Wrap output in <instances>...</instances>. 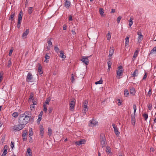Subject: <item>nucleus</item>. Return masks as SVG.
<instances>
[{
  "label": "nucleus",
  "instance_id": "nucleus-1",
  "mask_svg": "<svg viewBox=\"0 0 156 156\" xmlns=\"http://www.w3.org/2000/svg\"><path fill=\"white\" fill-rule=\"evenodd\" d=\"M33 119V117L31 115V112L26 111L20 115L18 119V122L19 123H21L25 127L27 124Z\"/></svg>",
  "mask_w": 156,
  "mask_h": 156
},
{
  "label": "nucleus",
  "instance_id": "nucleus-2",
  "mask_svg": "<svg viewBox=\"0 0 156 156\" xmlns=\"http://www.w3.org/2000/svg\"><path fill=\"white\" fill-rule=\"evenodd\" d=\"M100 142L103 147H104L106 144V140L105 135L102 133L100 136Z\"/></svg>",
  "mask_w": 156,
  "mask_h": 156
},
{
  "label": "nucleus",
  "instance_id": "nucleus-3",
  "mask_svg": "<svg viewBox=\"0 0 156 156\" xmlns=\"http://www.w3.org/2000/svg\"><path fill=\"white\" fill-rule=\"evenodd\" d=\"M25 127L21 123L16 125L13 126L12 129L13 131H19Z\"/></svg>",
  "mask_w": 156,
  "mask_h": 156
},
{
  "label": "nucleus",
  "instance_id": "nucleus-4",
  "mask_svg": "<svg viewBox=\"0 0 156 156\" xmlns=\"http://www.w3.org/2000/svg\"><path fill=\"white\" fill-rule=\"evenodd\" d=\"M88 104V101L87 100H85L83 104V109L82 111V112L86 114L88 110V107L87 106Z\"/></svg>",
  "mask_w": 156,
  "mask_h": 156
},
{
  "label": "nucleus",
  "instance_id": "nucleus-5",
  "mask_svg": "<svg viewBox=\"0 0 156 156\" xmlns=\"http://www.w3.org/2000/svg\"><path fill=\"white\" fill-rule=\"evenodd\" d=\"M123 72V69L122 67L121 66H119L118 69L117 70V74L119 76H122V73Z\"/></svg>",
  "mask_w": 156,
  "mask_h": 156
},
{
  "label": "nucleus",
  "instance_id": "nucleus-6",
  "mask_svg": "<svg viewBox=\"0 0 156 156\" xmlns=\"http://www.w3.org/2000/svg\"><path fill=\"white\" fill-rule=\"evenodd\" d=\"M75 99H73V100L69 102V109L71 111H73L74 109L75 106Z\"/></svg>",
  "mask_w": 156,
  "mask_h": 156
},
{
  "label": "nucleus",
  "instance_id": "nucleus-7",
  "mask_svg": "<svg viewBox=\"0 0 156 156\" xmlns=\"http://www.w3.org/2000/svg\"><path fill=\"white\" fill-rule=\"evenodd\" d=\"M114 129V131L115 135L118 136L120 134V132L119 131L116 126L113 123L112 125Z\"/></svg>",
  "mask_w": 156,
  "mask_h": 156
},
{
  "label": "nucleus",
  "instance_id": "nucleus-8",
  "mask_svg": "<svg viewBox=\"0 0 156 156\" xmlns=\"http://www.w3.org/2000/svg\"><path fill=\"white\" fill-rule=\"evenodd\" d=\"M98 124V122L95 120L92 119V120H90V123L89 124L90 126H95Z\"/></svg>",
  "mask_w": 156,
  "mask_h": 156
},
{
  "label": "nucleus",
  "instance_id": "nucleus-9",
  "mask_svg": "<svg viewBox=\"0 0 156 156\" xmlns=\"http://www.w3.org/2000/svg\"><path fill=\"white\" fill-rule=\"evenodd\" d=\"M32 75L31 73H28L27 76V81L28 82H31L30 80L32 79Z\"/></svg>",
  "mask_w": 156,
  "mask_h": 156
},
{
  "label": "nucleus",
  "instance_id": "nucleus-10",
  "mask_svg": "<svg viewBox=\"0 0 156 156\" xmlns=\"http://www.w3.org/2000/svg\"><path fill=\"white\" fill-rule=\"evenodd\" d=\"M88 57H83V58L81 59V61L85 63L86 65H87L89 62V60L88 59Z\"/></svg>",
  "mask_w": 156,
  "mask_h": 156
},
{
  "label": "nucleus",
  "instance_id": "nucleus-11",
  "mask_svg": "<svg viewBox=\"0 0 156 156\" xmlns=\"http://www.w3.org/2000/svg\"><path fill=\"white\" fill-rule=\"evenodd\" d=\"M22 16L23 12L21 11L19 14L18 18V21L19 23H20V22H22Z\"/></svg>",
  "mask_w": 156,
  "mask_h": 156
},
{
  "label": "nucleus",
  "instance_id": "nucleus-12",
  "mask_svg": "<svg viewBox=\"0 0 156 156\" xmlns=\"http://www.w3.org/2000/svg\"><path fill=\"white\" fill-rule=\"evenodd\" d=\"M65 6L66 8L68 9L70 5V1L68 0H65Z\"/></svg>",
  "mask_w": 156,
  "mask_h": 156
},
{
  "label": "nucleus",
  "instance_id": "nucleus-13",
  "mask_svg": "<svg viewBox=\"0 0 156 156\" xmlns=\"http://www.w3.org/2000/svg\"><path fill=\"white\" fill-rule=\"evenodd\" d=\"M44 128L43 126L42 125H40V135L41 138H42L44 136Z\"/></svg>",
  "mask_w": 156,
  "mask_h": 156
},
{
  "label": "nucleus",
  "instance_id": "nucleus-14",
  "mask_svg": "<svg viewBox=\"0 0 156 156\" xmlns=\"http://www.w3.org/2000/svg\"><path fill=\"white\" fill-rule=\"evenodd\" d=\"M85 141L84 139L81 140L80 141L76 142V144L77 145H80L81 144H84L85 142Z\"/></svg>",
  "mask_w": 156,
  "mask_h": 156
},
{
  "label": "nucleus",
  "instance_id": "nucleus-15",
  "mask_svg": "<svg viewBox=\"0 0 156 156\" xmlns=\"http://www.w3.org/2000/svg\"><path fill=\"white\" fill-rule=\"evenodd\" d=\"M29 33V30L28 29H27L25 31H24L22 35V37L23 38H26L27 37V35Z\"/></svg>",
  "mask_w": 156,
  "mask_h": 156
},
{
  "label": "nucleus",
  "instance_id": "nucleus-16",
  "mask_svg": "<svg viewBox=\"0 0 156 156\" xmlns=\"http://www.w3.org/2000/svg\"><path fill=\"white\" fill-rule=\"evenodd\" d=\"M26 156H32L31 150L30 148L27 149Z\"/></svg>",
  "mask_w": 156,
  "mask_h": 156
},
{
  "label": "nucleus",
  "instance_id": "nucleus-17",
  "mask_svg": "<svg viewBox=\"0 0 156 156\" xmlns=\"http://www.w3.org/2000/svg\"><path fill=\"white\" fill-rule=\"evenodd\" d=\"M15 12H11L10 16L9 17V20L11 21H13L14 20V18L15 16Z\"/></svg>",
  "mask_w": 156,
  "mask_h": 156
},
{
  "label": "nucleus",
  "instance_id": "nucleus-18",
  "mask_svg": "<svg viewBox=\"0 0 156 156\" xmlns=\"http://www.w3.org/2000/svg\"><path fill=\"white\" fill-rule=\"evenodd\" d=\"M38 71L39 73L40 74H42L43 73V72L42 70V67L40 64H38Z\"/></svg>",
  "mask_w": 156,
  "mask_h": 156
},
{
  "label": "nucleus",
  "instance_id": "nucleus-19",
  "mask_svg": "<svg viewBox=\"0 0 156 156\" xmlns=\"http://www.w3.org/2000/svg\"><path fill=\"white\" fill-rule=\"evenodd\" d=\"M60 54L59 55V57H60L64 59L66 58V56L64 55V52L62 51H59Z\"/></svg>",
  "mask_w": 156,
  "mask_h": 156
},
{
  "label": "nucleus",
  "instance_id": "nucleus-20",
  "mask_svg": "<svg viewBox=\"0 0 156 156\" xmlns=\"http://www.w3.org/2000/svg\"><path fill=\"white\" fill-rule=\"evenodd\" d=\"M27 132L25 131L23 134L22 136L23 137V141H25L27 140Z\"/></svg>",
  "mask_w": 156,
  "mask_h": 156
},
{
  "label": "nucleus",
  "instance_id": "nucleus-21",
  "mask_svg": "<svg viewBox=\"0 0 156 156\" xmlns=\"http://www.w3.org/2000/svg\"><path fill=\"white\" fill-rule=\"evenodd\" d=\"M138 74V71L137 69H136L135 70V71L132 74V76L135 77L137 76Z\"/></svg>",
  "mask_w": 156,
  "mask_h": 156
},
{
  "label": "nucleus",
  "instance_id": "nucleus-22",
  "mask_svg": "<svg viewBox=\"0 0 156 156\" xmlns=\"http://www.w3.org/2000/svg\"><path fill=\"white\" fill-rule=\"evenodd\" d=\"M52 39V38H48L47 40V43L48 44V45L51 47H52V44L51 41Z\"/></svg>",
  "mask_w": 156,
  "mask_h": 156
},
{
  "label": "nucleus",
  "instance_id": "nucleus-23",
  "mask_svg": "<svg viewBox=\"0 0 156 156\" xmlns=\"http://www.w3.org/2000/svg\"><path fill=\"white\" fill-rule=\"evenodd\" d=\"M114 52V49L112 48H110L109 51V57H111L112 56Z\"/></svg>",
  "mask_w": 156,
  "mask_h": 156
},
{
  "label": "nucleus",
  "instance_id": "nucleus-24",
  "mask_svg": "<svg viewBox=\"0 0 156 156\" xmlns=\"http://www.w3.org/2000/svg\"><path fill=\"white\" fill-rule=\"evenodd\" d=\"M129 37V35H127L125 38L126 41L125 43V46H126L128 44Z\"/></svg>",
  "mask_w": 156,
  "mask_h": 156
},
{
  "label": "nucleus",
  "instance_id": "nucleus-25",
  "mask_svg": "<svg viewBox=\"0 0 156 156\" xmlns=\"http://www.w3.org/2000/svg\"><path fill=\"white\" fill-rule=\"evenodd\" d=\"M136 122L135 117L134 116H131V123L132 124L135 125Z\"/></svg>",
  "mask_w": 156,
  "mask_h": 156
},
{
  "label": "nucleus",
  "instance_id": "nucleus-26",
  "mask_svg": "<svg viewBox=\"0 0 156 156\" xmlns=\"http://www.w3.org/2000/svg\"><path fill=\"white\" fill-rule=\"evenodd\" d=\"M52 133V130L50 128H48V135L49 136H51Z\"/></svg>",
  "mask_w": 156,
  "mask_h": 156
},
{
  "label": "nucleus",
  "instance_id": "nucleus-27",
  "mask_svg": "<svg viewBox=\"0 0 156 156\" xmlns=\"http://www.w3.org/2000/svg\"><path fill=\"white\" fill-rule=\"evenodd\" d=\"M33 9V7H29L28 9V13L29 15H30L32 13Z\"/></svg>",
  "mask_w": 156,
  "mask_h": 156
},
{
  "label": "nucleus",
  "instance_id": "nucleus-28",
  "mask_svg": "<svg viewBox=\"0 0 156 156\" xmlns=\"http://www.w3.org/2000/svg\"><path fill=\"white\" fill-rule=\"evenodd\" d=\"M45 58L46 59L45 60L44 62L47 63L48 62V59H49L50 57L47 54H45Z\"/></svg>",
  "mask_w": 156,
  "mask_h": 156
},
{
  "label": "nucleus",
  "instance_id": "nucleus-29",
  "mask_svg": "<svg viewBox=\"0 0 156 156\" xmlns=\"http://www.w3.org/2000/svg\"><path fill=\"white\" fill-rule=\"evenodd\" d=\"M30 108L31 111H34L35 109V106L34 105V104H31L30 106Z\"/></svg>",
  "mask_w": 156,
  "mask_h": 156
},
{
  "label": "nucleus",
  "instance_id": "nucleus-30",
  "mask_svg": "<svg viewBox=\"0 0 156 156\" xmlns=\"http://www.w3.org/2000/svg\"><path fill=\"white\" fill-rule=\"evenodd\" d=\"M111 36V35L110 32L109 31H108L107 35V39L108 40H110V39Z\"/></svg>",
  "mask_w": 156,
  "mask_h": 156
},
{
  "label": "nucleus",
  "instance_id": "nucleus-31",
  "mask_svg": "<svg viewBox=\"0 0 156 156\" xmlns=\"http://www.w3.org/2000/svg\"><path fill=\"white\" fill-rule=\"evenodd\" d=\"M18 115L19 114L17 112H14L12 114V116L15 118H17Z\"/></svg>",
  "mask_w": 156,
  "mask_h": 156
},
{
  "label": "nucleus",
  "instance_id": "nucleus-32",
  "mask_svg": "<svg viewBox=\"0 0 156 156\" xmlns=\"http://www.w3.org/2000/svg\"><path fill=\"white\" fill-rule=\"evenodd\" d=\"M143 35H140L138 37V42H140L143 40Z\"/></svg>",
  "mask_w": 156,
  "mask_h": 156
},
{
  "label": "nucleus",
  "instance_id": "nucleus-33",
  "mask_svg": "<svg viewBox=\"0 0 156 156\" xmlns=\"http://www.w3.org/2000/svg\"><path fill=\"white\" fill-rule=\"evenodd\" d=\"M12 64V62H11V58H10L8 61V67L9 68L10 67Z\"/></svg>",
  "mask_w": 156,
  "mask_h": 156
},
{
  "label": "nucleus",
  "instance_id": "nucleus-34",
  "mask_svg": "<svg viewBox=\"0 0 156 156\" xmlns=\"http://www.w3.org/2000/svg\"><path fill=\"white\" fill-rule=\"evenodd\" d=\"M108 66V69H110L111 68V66L112 65V62L110 61H109L107 62Z\"/></svg>",
  "mask_w": 156,
  "mask_h": 156
},
{
  "label": "nucleus",
  "instance_id": "nucleus-35",
  "mask_svg": "<svg viewBox=\"0 0 156 156\" xmlns=\"http://www.w3.org/2000/svg\"><path fill=\"white\" fill-rule=\"evenodd\" d=\"M33 132L32 130V129H31V130L30 129L29 131V137H31V136L33 135Z\"/></svg>",
  "mask_w": 156,
  "mask_h": 156
},
{
  "label": "nucleus",
  "instance_id": "nucleus-36",
  "mask_svg": "<svg viewBox=\"0 0 156 156\" xmlns=\"http://www.w3.org/2000/svg\"><path fill=\"white\" fill-rule=\"evenodd\" d=\"M138 52L137 50H136L134 53L133 55V57L134 58H136L138 54Z\"/></svg>",
  "mask_w": 156,
  "mask_h": 156
},
{
  "label": "nucleus",
  "instance_id": "nucleus-37",
  "mask_svg": "<svg viewBox=\"0 0 156 156\" xmlns=\"http://www.w3.org/2000/svg\"><path fill=\"white\" fill-rule=\"evenodd\" d=\"M133 20V19H132V18H130V20H129V26L130 27L133 24V21L132 20Z\"/></svg>",
  "mask_w": 156,
  "mask_h": 156
},
{
  "label": "nucleus",
  "instance_id": "nucleus-38",
  "mask_svg": "<svg viewBox=\"0 0 156 156\" xmlns=\"http://www.w3.org/2000/svg\"><path fill=\"white\" fill-rule=\"evenodd\" d=\"M74 76H75L73 73L71 74V77L70 80L72 83H73L75 80Z\"/></svg>",
  "mask_w": 156,
  "mask_h": 156
},
{
  "label": "nucleus",
  "instance_id": "nucleus-39",
  "mask_svg": "<svg viewBox=\"0 0 156 156\" xmlns=\"http://www.w3.org/2000/svg\"><path fill=\"white\" fill-rule=\"evenodd\" d=\"M99 12H100V15H101V16H103L104 15H103V13H104V10L102 8H100L99 9Z\"/></svg>",
  "mask_w": 156,
  "mask_h": 156
},
{
  "label": "nucleus",
  "instance_id": "nucleus-40",
  "mask_svg": "<svg viewBox=\"0 0 156 156\" xmlns=\"http://www.w3.org/2000/svg\"><path fill=\"white\" fill-rule=\"evenodd\" d=\"M106 151L107 153H110L111 151L110 148L109 147H106Z\"/></svg>",
  "mask_w": 156,
  "mask_h": 156
},
{
  "label": "nucleus",
  "instance_id": "nucleus-41",
  "mask_svg": "<svg viewBox=\"0 0 156 156\" xmlns=\"http://www.w3.org/2000/svg\"><path fill=\"white\" fill-rule=\"evenodd\" d=\"M124 94L126 97H127L129 94V91L128 90H126L124 91Z\"/></svg>",
  "mask_w": 156,
  "mask_h": 156
},
{
  "label": "nucleus",
  "instance_id": "nucleus-42",
  "mask_svg": "<svg viewBox=\"0 0 156 156\" xmlns=\"http://www.w3.org/2000/svg\"><path fill=\"white\" fill-rule=\"evenodd\" d=\"M122 17L121 16H119L117 18V22L118 23H120V21L121 20V19H122Z\"/></svg>",
  "mask_w": 156,
  "mask_h": 156
},
{
  "label": "nucleus",
  "instance_id": "nucleus-43",
  "mask_svg": "<svg viewBox=\"0 0 156 156\" xmlns=\"http://www.w3.org/2000/svg\"><path fill=\"white\" fill-rule=\"evenodd\" d=\"M43 107H44L43 110L44 112H46L47 111V109L46 105L45 104H44Z\"/></svg>",
  "mask_w": 156,
  "mask_h": 156
},
{
  "label": "nucleus",
  "instance_id": "nucleus-44",
  "mask_svg": "<svg viewBox=\"0 0 156 156\" xmlns=\"http://www.w3.org/2000/svg\"><path fill=\"white\" fill-rule=\"evenodd\" d=\"M54 50L57 53L59 51V48L57 46H55L54 47Z\"/></svg>",
  "mask_w": 156,
  "mask_h": 156
},
{
  "label": "nucleus",
  "instance_id": "nucleus-45",
  "mask_svg": "<svg viewBox=\"0 0 156 156\" xmlns=\"http://www.w3.org/2000/svg\"><path fill=\"white\" fill-rule=\"evenodd\" d=\"M8 146L7 145H5L4 146V147L3 148V150H4L3 151H5V152H7V150L8 149Z\"/></svg>",
  "mask_w": 156,
  "mask_h": 156
},
{
  "label": "nucleus",
  "instance_id": "nucleus-46",
  "mask_svg": "<svg viewBox=\"0 0 156 156\" xmlns=\"http://www.w3.org/2000/svg\"><path fill=\"white\" fill-rule=\"evenodd\" d=\"M152 105L151 103H149L147 105V107L150 110H151L152 108Z\"/></svg>",
  "mask_w": 156,
  "mask_h": 156
},
{
  "label": "nucleus",
  "instance_id": "nucleus-47",
  "mask_svg": "<svg viewBox=\"0 0 156 156\" xmlns=\"http://www.w3.org/2000/svg\"><path fill=\"white\" fill-rule=\"evenodd\" d=\"M102 83H103V81L102 80H101V79L99 81L96 82L95 83V84H102Z\"/></svg>",
  "mask_w": 156,
  "mask_h": 156
},
{
  "label": "nucleus",
  "instance_id": "nucleus-48",
  "mask_svg": "<svg viewBox=\"0 0 156 156\" xmlns=\"http://www.w3.org/2000/svg\"><path fill=\"white\" fill-rule=\"evenodd\" d=\"M143 117L144 118V119L145 120H146L148 118V115L147 114H144L143 115Z\"/></svg>",
  "mask_w": 156,
  "mask_h": 156
},
{
  "label": "nucleus",
  "instance_id": "nucleus-49",
  "mask_svg": "<svg viewBox=\"0 0 156 156\" xmlns=\"http://www.w3.org/2000/svg\"><path fill=\"white\" fill-rule=\"evenodd\" d=\"M50 99H48V98L47 99L45 103L44 104H45L46 105V104L48 105L49 104V103L50 101Z\"/></svg>",
  "mask_w": 156,
  "mask_h": 156
},
{
  "label": "nucleus",
  "instance_id": "nucleus-50",
  "mask_svg": "<svg viewBox=\"0 0 156 156\" xmlns=\"http://www.w3.org/2000/svg\"><path fill=\"white\" fill-rule=\"evenodd\" d=\"M133 108L134 109V114H135V112H136V105H133Z\"/></svg>",
  "mask_w": 156,
  "mask_h": 156
},
{
  "label": "nucleus",
  "instance_id": "nucleus-51",
  "mask_svg": "<svg viewBox=\"0 0 156 156\" xmlns=\"http://www.w3.org/2000/svg\"><path fill=\"white\" fill-rule=\"evenodd\" d=\"M53 108L52 107H50L48 108V112L49 113H51L52 112Z\"/></svg>",
  "mask_w": 156,
  "mask_h": 156
},
{
  "label": "nucleus",
  "instance_id": "nucleus-52",
  "mask_svg": "<svg viewBox=\"0 0 156 156\" xmlns=\"http://www.w3.org/2000/svg\"><path fill=\"white\" fill-rule=\"evenodd\" d=\"M34 101V98H33V97H30L29 99V101L30 102H32V101Z\"/></svg>",
  "mask_w": 156,
  "mask_h": 156
},
{
  "label": "nucleus",
  "instance_id": "nucleus-53",
  "mask_svg": "<svg viewBox=\"0 0 156 156\" xmlns=\"http://www.w3.org/2000/svg\"><path fill=\"white\" fill-rule=\"evenodd\" d=\"M134 91H135V89L134 88H132L131 90H130V92L131 94H133V93H134Z\"/></svg>",
  "mask_w": 156,
  "mask_h": 156
},
{
  "label": "nucleus",
  "instance_id": "nucleus-54",
  "mask_svg": "<svg viewBox=\"0 0 156 156\" xmlns=\"http://www.w3.org/2000/svg\"><path fill=\"white\" fill-rule=\"evenodd\" d=\"M137 34L139 36H140V35H143L142 34L141 31L140 30H139L137 31Z\"/></svg>",
  "mask_w": 156,
  "mask_h": 156
},
{
  "label": "nucleus",
  "instance_id": "nucleus-55",
  "mask_svg": "<svg viewBox=\"0 0 156 156\" xmlns=\"http://www.w3.org/2000/svg\"><path fill=\"white\" fill-rule=\"evenodd\" d=\"M151 94H152L151 91V89H150V90H149V91L148 92L147 95L148 96H151Z\"/></svg>",
  "mask_w": 156,
  "mask_h": 156
},
{
  "label": "nucleus",
  "instance_id": "nucleus-56",
  "mask_svg": "<svg viewBox=\"0 0 156 156\" xmlns=\"http://www.w3.org/2000/svg\"><path fill=\"white\" fill-rule=\"evenodd\" d=\"M13 49H12L10 50L9 52V56H11V55L12 54V53L13 52Z\"/></svg>",
  "mask_w": 156,
  "mask_h": 156
},
{
  "label": "nucleus",
  "instance_id": "nucleus-57",
  "mask_svg": "<svg viewBox=\"0 0 156 156\" xmlns=\"http://www.w3.org/2000/svg\"><path fill=\"white\" fill-rule=\"evenodd\" d=\"M11 147L12 149L14 147V143L12 141L11 143Z\"/></svg>",
  "mask_w": 156,
  "mask_h": 156
},
{
  "label": "nucleus",
  "instance_id": "nucleus-58",
  "mask_svg": "<svg viewBox=\"0 0 156 156\" xmlns=\"http://www.w3.org/2000/svg\"><path fill=\"white\" fill-rule=\"evenodd\" d=\"M71 32H72V34H73V35L76 34V33L75 32V30L74 29H72L71 31Z\"/></svg>",
  "mask_w": 156,
  "mask_h": 156
},
{
  "label": "nucleus",
  "instance_id": "nucleus-59",
  "mask_svg": "<svg viewBox=\"0 0 156 156\" xmlns=\"http://www.w3.org/2000/svg\"><path fill=\"white\" fill-rule=\"evenodd\" d=\"M21 22H20V23H19L18 21L17 27L18 28H19L20 27V24H21Z\"/></svg>",
  "mask_w": 156,
  "mask_h": 156
},
{
  "label": "nucleus",
  "instance_id": "nucleus-60",
  "mask_svg": "<svg viewBox=\"0 0 156 156\" xmlns=\"http://www.w3.org/2000/svg\"><path fill=\"white\" fill-rule=\"evenodd\" d=\"M147 77V74L145 73L143 78V80H145Z\"/></svg>",
  "mask_w": 156,
  "mask_h": 156
},
{
  "label": "nucleus",
  "instance_id": "nucleus-61",
  "mask_svg": "<svg viewBox=\"0 0 156 156\" xmlns=\"http://www.w3.org/2000/svg\"><path fill=\"white\" fill-rule=\"evenodd\" d=\"M118 101H119L118 103V105L119 106H120L121 105L122 102H121L120 100L119 99H118Z\"/></svg>",
  "mask_w": 156,
  "mask_h": 156
},
{
  "label": "nucleus",
  "instance_id": "nucleus-62",
  "mask_svg": "<svg viewBox=\"0 0 156 156\" xmlns=\"http://www.w3.org/2000/svg\"><path fill=\"white\" fill-rule=\"evenodd\" d=\"M66 28H67L65 24L63 26V30H66Z\"/></svg>",
  "mask_w": 156,
  "mask_h": 156
},
{
  "label": "nucleus",
  "instance_id": "nucleus-63",
  "mask_svg": "<svg viewBox=\"0 0 156 156\" xmlns=\"http://www.w3.org/2000/svg\"><path fill=\"white\" fill-rule=\"evenodd\" d=\"M43 114V112L42 111H41L39 115V116L41 117L42 116Z\"/></svg>",
  "mask_w": 156,
  "mask_h": 156
},
{
  "label": "nucleus",
  "instance_id": "nucleus-64",
  "mask_svg": "<svg viewBox=\"0 0 156 156\" xmlns=\"http://www.w3.org/2000/svg\"><path fill=\"white\" fill-rule=\"evenodd\" d=\"M7 152H5V151L3 152L2 155L1 156H5Z\"/></svg>",
  "mask_w": 156,
  "mask_h": 156
}]
</instances>
